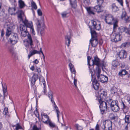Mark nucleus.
I'll use <instances>...</instances> for the list:
<instances>
[{
  "instance_id": "1",
  "label": "nucleus",
  "mask_w": 130,
  "mask_h": 130,
  "mask_svg": "<svg viewBox=\"0 0 130 130\" xmlns=\"http://www.w3.org/2000/svg\"><path fill=\"white\" fill-rule=\"evenodd\" d=\"M106 23L109 24L113 25V30L115 31L116 28L118 27V20L116 19H114L111 15H107L105 19Z\"/></svg>"
},
{
  "instance_id": "2",
  "label": "nucleus",
  "mask_w": 130,
  "mask_h": 130,
  "mask_svg": "<svg viewBox=\"0 0 130 130\" xmlns=\"http://www.w3.org/2000/svg\"><path fill=\"white\" fill-rule=\"evenodd\" d=\"M90 30L92 38L90 40V42L92 46L95 47L97 45L98 43V41L97 39V34L91 28H90Z\"/></svg>"
},
{
  "instance_id": "3",
  "label": "nucleus",
  "mask_w": 130,
  "mask_h": 130,
  "mask_svg": "<svg viewBox=\"0 0 130 130\" xmlns=\"http://www.w3.org/2000/svg\"><path fill=\"white\" fill-rule=\"evenodd\" d=\"M91 23L92 24V27L89 26L90 29V28L94 30L95 29L96 30H99L101 29V23L98 20H91Z\"/></svg>"
},
{
  "instance_id": "4",
  "label": "nucleus",
  "mask_w": 130,
  "mask_h": 130,
  "mask_svg": "<svg viewBox=\"0 0 130 130\" xmlns=\"http://www.w3.org/2000/svg\"><path fill=\"white\" fill-rule=\"evenodd\" d=\"M112 124L110 121H106L104 122L101 125V127L105 130H111Z\"/></svg>"
},
{
  "instance_id": "5",
  "label": "nucleus",
  "mask_w": 130,
  "mask_h": 130,
  "mask_svg": "<svg viewBox=\"0 0 130 130\" xmlns=\"http://www.w3.org/2000/svg\"><path fill=\"white\" fill-rule=\"evenodd\" d=\"M48 97L51 99V101L53 103H54V107L55 109L57 115V117L59 119L60 112L58 110V107L56 105L55 103L53 98V92L51 90H50L48 92Z\"/></svg>"
},
{
  "instance_id": "6",
  "label": "nucleus",
  "mask_w": 130,
  "mask_h": 130,
  "mask_svg": "<svg viewBox=\"0 0 130 130\" xmlns=\"http://www.w3.org/2000/svg\"><path fill=\"white\" fill-rule=\"evenodd\" d=\"M27 40H25L24 41V44L27 48L31 47L32 45V41L30 35H27Z\"/></svg>"
},
{
  "instance_id": "7",
  "label": "nucleus",
  "mask_w": 130,
  "mask_h": 130,
  "mask_svg": "<svg viewBox=\"0 0 130 130\" xmlns=\"http://www.w3.org/2000/svg\"><path fill=\"white\" fill-rule=\"evenodd\" d=\"M114 34L111 36V40L113 42H117L120 41L122 38L121 35L118 33L114 32Z\"/></svg>"
},
{
  "instance_id": "8",
  "label": "nucleus",
  "mask_w": 130,
  "mask_h": 130,
  "mask_svg": "<svg viewBox=\"0 0 130 130\" xmlns=\"http://www.w3.org/2000/svg\"><path fill=\"white\" fill-rule=\"evenodd\" d=\"M99 95L98 96V101L100 103L103 99H106L107 95V93L103 90H101L99 92Z\"/></svg>"
},
{
  "instance_id": "9",
  "label": "nucleus",
  "mask_w": 130,
  "mask_h": 130,
  "mask_svg": "<svg viewBox=\"0 0 130 130\" xmlns=\"http://www.w3.org/2000/svg\"><path fill=\"white\" fill-rule=\"evenodd\" d=\"M100 105L99 106L101 113L103 115L107 110V103L104 101H101L100 103Z\"/></svg>"
},
{
  "instance_id": "10",
  "label": "nucleus",
  "mask_w": 130,
  "mask_h": 130,
  "mask_svg": "<svg viewBox=\"0 0 130 130\" xmlns=\"http://www.w3.org/2000/svg\"><path fill=\"white\" fill-rule=\"evenodd\" d=\"M117 101H113L110 104V107L112 110L113 111L116 112L119 110V107L117 103Z\"/></svg>"
},
{
  "instance_id": "11",
  "label": "nucleus",
  "mask_w": 130,
  "mask_h": 130,
  "mask_svg": "<svg viewBox=\"0 0 130 130\" xmlns=\"http://www.w3.org/2000/svg\"><path fill=\"white\" fill-rule=\"evenodd\" d=\"M11 43L13 44L17 43L18 40L17 34L16 33H12L10 36V38Z\"/></svg>"
},
{
  "instance_id": "12",
  "label": "nucleus",
  "mask_w": 130,
  "mask_h": 130,
  "mask_svg": "<svg viewBox=\"0 0 130 130\" xmlns=\"http://www.w3.org/2000/svg\"><path fill=\"white\" fill-rule=\"evenodd\" d=\"M117 28H116L115 31L113 30V31L114 32L118 33V34H120L121 35L124 32H125L127 34L128 33H129L128 31V28H127L121 27H119L117 29Z\"/></svg>"
},
{
  "instance_id": "13",
  "label": "nucleus",
  "mask_w": 130,
  "mask_h": 130,
  "mask_svg": "<svg viewBox=\"0 0 130 130\" xmlns=\"http://www.w3.org/2000/svg\"><path fill=\"white\" fill-rule=\"evenodd\" d=\"M40 53H41L43 55V59L44 60L45 56L42 50V48H40V51H38L36 50H34L32 51H30L28 55V59H29L30 57L33 55L36 54H40Z\"/></svg>"
},
{
  "instance_id": "14",
  "label": "nucleus",
  "mask_w": 130,
  "mask_h": 130,
  "mask_svg": "<svg viewBox=\"0 0 130 130\" xmlns=\"http://www.w3.org/2000/svg\"><path fill=\"white\" fill-rule=\"evenodd\" d=\"M41 115V121L45 124H46L51 120L49 116L45 113H42Z\"/></svg>"
},
{
  "instance_id": "15",
  "label": "nucleus",
  "mask_w": 130,
  "mask_h": 130,
  "mask_svg": "<svg viewBox=\"0 0 130 130\" xmlns=\"http://www.w3.org/2000/svg\"><path fill=\"white\" fill-rule=\"evenodd\" d=\"M118 57L121 59H124L127 57V53L124 50H121L117 53Z\"/></svg>"
},
{
  "instance_id": "16",
  "label": "nucleus",
  "mask_w": 130,
  "mask_h": 130,
  "mask_svg": "<svg viewBox=\"0 0 130 130\" xmlns=\"http://www.w3.org/2000/svg\"><path fill=\"white\" fill-rule=\"evenodd\" d=\"M38 75L37 74H34L31 79V85L34 88V91L36 89V86H34L35 84V82L38 78Z\"/></svg>"
},
{
  "instance_id": "17",
  "label": "nucleus",
  "mask_w": 130,
  "mask_h": 130,
  "mask_svg": "<svg viewBox=\"0 0 130 130\" xmlns=\"http://www.w3.org/2000/svg\"><path fill=\"white\" fill-rule=\"evenodd\" d=\"M24 23L28 27V28L30 29V31L32 34L35 35V33L33 27V26L32 22H29L28 20H26L24 22Z\"/></svg>"
},
{
  "instance_id": "18",
  "label": "nucleus",
  "mask_w": 130,
  "mask_h": 130,
  "mask_svg": "<svg viewBox=\"0 0 130 130\" xmlns=\"http://www.w3.org/2000/svg\"><path fill=\"white\" fill-rule=\"evenodd\" d=\"M16 13L18 14V18L20 20V21H22L23 22V19L25 16L23 11L21 10H19L16 12Z\"/></svg>"
},
{
  "instance_id": "19",
  "label": "nucleus",
  "mask_w": 130,
  "mask_h": 130,
  "mask_svg": "<svg viewBox=\"0 0 130 130\" xmlns=\"http://www.w3.org/2000/svg\"><path fill=\"white\" fill-rule=\"evenodd\" d=\"M93 64L96 65L97 66H99L100 64V60L97 56L94 57V59L92 60Z\"/></svg>"
},
{
  "instance_id": "20",
  "label": "nucleus",
  "mask_w": 130,
  "mask_h": 130,
  "mask_svg": "<svg viewBox=\"0 0 130 130\" xmlns=\"http://www.w3.org/2000/svg\"><path fill=\"white\" fill-rule=\"evenodd\" d=\"M98 78L99 80L102 83L106 82L108 80V78L107 76L102 74Z\"/></svg>"
},
{
  "instance_id": "21",
  "label": "nucleus",
  "mask_w": 130,
  "mask_h": 130,
  "mask_svg": "<svg viewBox=\"0 0 130 130\" xmlns=\"http://www.w3.org/2000/svg\"><path fill=\"white\" fill-rule=\"evenodd\" d=\"M92 85L93 87L96 90H98L99 88V84L96 78H94L92 81Z\"/></svg>"
},
{
  "instance_id": "22",
  "label": "nucleus",
  "mask_w": 130,
  "mask_h": 130,
  "mask_svg": "<svg viewBox=\"0 0 130 130\" xmlns=\"http://www.w3.org/2000/svg\"><path fill=\"white\" fill-rule=\"evenodd\" d=\"M37 27L38 32L40 33L41 36H42L44 33V26L42 25L41 26L40 23H39L37 25Z\"/></svg>"
},
{
  "instance_id": "23",
  "label": "nucleus",
  "mask_w": 130,
  "mask_h": 130,
  "mask_svg": "<svg viewBox=\"0 0 130 130\" xmlns=\"http://www.w3.org/2000/svg\"><path fill=\"white\" fill-rule=\"evenodd\" d=\"M14 7H9L8 10V12L11 15H15V13L16 10V4H14Z\"/></svg>"
},
{
  "instance_id": "24",
  "label": "nucleus",
  "mask_w": 130,
  "mask_h": 130,
  "mask_svg": "<svg viewBox=\"0 0 130 130\" xmlns=\"http://www.w3.org/2000/svg\"><path fill=\"white\" fill-rule=\"evenodd\" d=\"M26 20H27L25 19V20L23 21V22L24 23V25H21L20 26V29L21 31H27V28L28 27L26 25L25 23L24 22Z\"/></svg>"
},
{
  "instance_id": "25",
  "label": "nucleus",
  "mask_w": 130,
  "mask_h": 130,
  "mask_svg": "<svg viewBox=\"0 0 130 130\" xmlns=\"http://www.w3.org/2000/svg\"><path fill=\"white\" fill-rule=\"evenodd\" d=\"M111 8L112 11L113 12H116L119 10V7L116 5L115 3H113L111 4Z\"/></svg>"
},
{
  "instance_id": "26",
  "label": "nucleus",
  "mask_w": 130,
  "mask_h": 130,
  "mask_svg": "<svg viewBox=\"0 0 130 130\" xmlns=\"http://www.w3.org/2000/svg\"><path fill=\"white\" fill-rule=\"evenodd\" d=\"M12 32L11 28L9 26H8L6 28V35L7 37H9L10 35H11Z\"/></svg>"
},
{
  "instance_id": "27",
  "label": "nucleus",
  "mask_w": 130,
  "mask_h": 130,
  "mask_svg": "<svg viewBox=\"0 0 130 130\" xmlns=\"http://www.w3.org/2000/svg\"><path fill=\"white\" fill-rule=\"evenodd\" d=\"M100 5H96L93 7L94 11H96L98 13L100 12L103 11V10L102 9Z\"/></svg>"
},
{
  "instance_id": "28",
  "label": "nucleus",
  "mask_w": 130,
  "mask_h": 130,
  "mask_svg": "<svg viewBox=\"0 0 130 130\" xmlns=\"http://www.w3.org/2000/svg\"><path fill=\"white\" fill-rule=\"evenodd\" d=\"M71 37L69 35H67L65 36V38L66 41V44L67 45L68 47L70 43V40Z\"/></svg>"
},
{
  "instance_id": "29",
  "label": "nucleus",
  "mask_w": 130,
  "mask_h": 130,
  "mask_svg": "<svg viewBox=\"0 0 130 130\" xmlns=\"http://www.w3.org/2000/svg\"><path fill=\"white\" fill-rule=\"evenodd\" d=\"M87 10L88 13L90 14H94V12L95 11H94V9L93 7H87L86 8Z\"/></svg>"
},
{
  "instance_id": "30",
  "label": "nucleus",
  "mask_w": 130,
  "mask_h": 130,
  "mask_svg": "<svg viewBox=\"0 0 130 130\" xmlns=\"http://www.w3.org/2000/svg\"><path fill=\"white\" fill-rule=\"evenodd\" d=\"M46 124L48 125L51 128H54L56 127L55 124L52 122L51 120H50Z\"/></svg>"
},
{
  "instance_id": "31",
  "label": "nucleus",
  "mask_w": 130,
  "mask_h": 130,
  "mask_svg": "<svg viewBox=\"0 0 130 130\" xmlns=\"http://www.w3.org/2000/svg\"><path fill=\"white\" fill-rule=\"evenodd\" d=\"M101 71V69H100L99 66H97L95 71V73L96 75L97 78L99 77L100 75V74Z\"/></svg>"
},
{
  "instance_id": "32",
  "label": "nucleus",
  "mask_w": 130,
  "mask_h": 130,
  "mask_svg": "<svg viewBox=\"0 0 130 130\" xmlns=\"http://www.w3.org/2000/svg\"><path fill=\"white\" fill-rule=\"evenodd\" d=\"M19 4L20 8H22L25 6L24 2L22 0H19L18 1Z\"/></svg>"
},
{
  "instance_id": "33",
  "label": "nucleus",
  "mask_w": 130,
  "mask_h": 130,
  "mask_svg": "<svg viewBox=\"0 0 130 130\" xmlns=\"http://www.w3.org/2000/svg\"><path fill=\"white\" fill-rule=\"evenodd\" d=\"M119 62L117 60H113L112 62V66L114 67H117L119 65Z\"/></svg>"
},
{
  "instance_id": "34",
  "label": "nucleus",
  "mask_w": 130,
  "mask_h": 130,
  "mask_svg": "<svg viewBox=\"0 0 130 130\" xmlns=\"http://www.w3.org/2000/svg\"><path fill=\"white\" fill-rule=\"evenodd\" d=\"M128 72L125 69L122 70L119 73V74L121 76L125 75Z\"/></svg>"
},
{
  "instance_id": "35",
  "label": "nucleus",
  "mask_w": 130,
  "mask_h": 130,
  "mask_svg": "<svg viewBox=\"0 0 130 130\" xmlns=\"http://www.w3.org/2000/svg\"><path fill=\"white\" fill-rule=\"evenodd\" d=\"M125 123L127 124L130 123V115L126 116L125 118Z\"/></svg>"
},
{
  "instance_id": "36",
  "label": "nucleus",
  "mask_w": 130,
  "mask_h": 130,
  "mask_svg": "<svg viewBox=\"0 0 130 130\" xmlns=\"http://www.w3.org/2000/svg\"><path fill=\"white\" fill-rule=\"evenodd\" d=\"M110 91L111 93L113 94L117 93L118 90L117 88L115 87H113L111 88Z\"/></svg>"
},
{
  "instance_id": "37",
  "label": "nucleus",
  "mask_w": 130,
  "mask_h": 130,
  "mask_svg": "<svg viewBox=\"0 0 130 130\" xmlns=\"http://www.w3.org/2000/svg\"><path fill=\"white\" fill-rule=\"evenodd\" d=\"M109 117L111 120L115 121L116 119H117V117L112 113L110 114L109 115Z\"/></svg>"
},
{
  "instance_id": "38",
  "label": "nucleus",
  "mask_w": 130,
  "mask_h": 130,
  "mask_svg": "<svg viewBox=\"0 0 130 130\" xmlns=\"http://www.w3.org/2000/svg\"><path fill=\"white\" fill-rule=\"evenodd\" d=\"M123 106V111L125 112H127L128 111V108L124 104V103H122Z\"/></svg>"
},
{
  "instance_id": "39",
  "label": "nucleus",
  "mask_w": 130,
  "mask_h": 130,
  "mask_svg": "<svg viewBox=\"0 0 130 130\" xmlns=\"http://www.w3.org/2000/svg\"><path fill=\"white\" fill-rule=\"evenodd\" d=\"M39 80L40 83L41 82L43 84V85H45V82L44 78L42 76H41L39 78Z\"/></svg>"
},
{
  "instance_id": "40",
  "label": "nucleus",
  "mask_w": 130,
  "mask_h": 130,
  "mask_svg": "<svg viewBox=\"0 0 130 130\" xmlns=\"http://www.w3.org/2000/svg\"><path fill=\"white\" fill-rule=\"evenodd\" d=\"M31 6L32 8L35 9H37V6L36 5L35 3L32 0L31 2Z\"/></svg>"
},
{
  "instance_id": "41",
  "label": "nucleus",
  "mask_w": 130,
  "mask_h": 130,
  "mask_svg": "<svg viewBox=\"0 0 130 130\" xmlns=\"http://www.w3.org/2000/svg\"><path fill=\"white\" fill-rule=\"evenodd\" d=\"M28 34L27 31H21V34L22 36L23 37H26Z\"/></svg>"
},
{
  "instance_id": "42",
  "label": "nucleus",
  "mask_w": 130,
  "mask_h": 130,
  "mask_svg": "<svg viewBox=\"0 0 130 130\" xmlns=\"http://www.w3.org/2000/svg\"><path fill=\"white\" fill-rule=\"evenodd\" d=\"M13 127L15 126V129L16 130H18L19 129H21L22 127L18 123L16 124V126L14 125L13 126Z\"/></svg>"
},
{
  "instance_id": "43",
  "label": "nucleus",
  "mask_w": 130,
  "mask_h": 130,
  "mask_svg": "<svg viewBox=\"0 0 130 130\" xmlns=\"http://www.w3.org/2000/svg\"><path fill=\"white\" fill-rule=\"evenodd\" d=\"M125 129L126 130H130V123L125 124Z\"/></svg>"
},
{
  "instance_id": "44",
  "label": "nucleus",
  "mask_w": 130,
  "mask_h": 130,
  "mask_svg": "<svg viewBox=\"0 0 130 130\" xmlns=\"http://www.w3.org/2000/svg\"><path fill=\"white\" fill-rule=\"evenodd\" d=\"M126 15V13L125 11H123L121 15V18L122 19H125Z\"/></svg>"
},
{
  "instance_id": "45",
  "label": "nucleus",
  "mask_w": 130,
  "mask_h": 130,
  "mask_svg": "<svg viewBox=\"0 0 130 130\" xmlns=\"http://www.w3.org/2000/svg\"><path fill=\"white\" fill-rule=\"evenodd\" d=\"M2 86L3 87V93H7V88L6 86H4L3 84H2Z\"/></svg>"
},
{
  "instance_id": "46",
  "label": "nucleus",
  "mask_w": 130,
  "mask_h": 130,
  "mask_svg": "<svg viewBox=\"0 0 130 130\" xmlns=\"http://www.w3.org/2000/svg\"><path fill=\"white\" fill-rule=\"evenodd\" d=\"M83 1L86 5H89L90 3V0H83Z\"/></svg>"
},
{
  "instance_id": "47",
  "label": "nucleus",
  "mask_w": 130,
  "mask_h": 130,
  "mask_svg": "<svg viewBox=\"0 0 130 130\" xmlns=\"http://www.w3.org/2000/svg\"><path fill=\"white\" fill-rule=\"evenodd\" d=\"M130 44V43L129 42H126L122 44V46L123 47H125L126 46H128Z\"/></svg>"
},
{
  "instance_id": "48",
  "label": "nucleus",
  "mask_w": 130,
  "mask_h": 130,
  "mask_svg": "<svg viewBox=\"0 0 130 130\" xmlns=\"http://www.w3.org/2000/svg\"><path fill=\"white\" fill-rule=\"evenodd\" d=\"M4 113L6 115H7L8 113V108L7 107H5L4 110Z\"/></svg>"
},
{
  "instance_id": "49",
  "label": "nucleus",
  "mask_w": 130,
  "mask_h": 130,
  "mask_svg": "<svg viewBox=\"0 0 130 130\" xmlns=\"http://www.w3.org/2000/svg\"><path fill=\"white\" fill-rule=\"evenodd\" d=\"M75 126L77 130H81L82 129V127L78 124H76Z\"/></svg>"
},
{
  "instance_id": "50",
  "label": "nucleus",
  "mask_w": 130,
  "mask_h": 130,
  "mask_svg": "<svg viewBox=\"0 0 130 130\" xmlns=\"http://www.w3.org/2000/svg\"><path fill=\"white\" fill-rule=\"evenodd\" d=\"M67 14V13L65 12H64L62 13L61 15L63 18H66Z\"/></svg>"
},
{
  "instance_id": "51",
  "label": "nucleus",
  "mask_w": 130,
  "mask_h": 130,
  "mask_svg": "<svg viewBox=\"0 0 130 130\" xmlns=\"http://www.w3.org/2000/svg\"><path fill=\"white\" fill-rule=\"evenodd\" d=\"M122 6H123V0H116Z\"/></svg>"
},
{
  "instance_id": "52",
  "label": "nucleus",
  "mask_w": 130,
  "mask_h": 130,
  "mask_svg": "<svg viewBox=\"0 0 130 130\" xmlns=\"http://www.w3.org/2000/svg\"><path fill=\"white\" fill-rule=\"evenodd\" d=\"M98 4L99 5H101L103 2L104 0H97Z\"/></svg>"
},
{
  "instance_id": "53",
  "label": "nucleus",
  "mask_w": 130,
  "mask_h": 130,
  "mask_svg": "<svg viewBox=\"0 0 130 130\" xmlns=\"http://www.w3.org/2000/svg\"><path fill=\"white\" fill-rule=\"evenodd\" d=\"M37 13L39 15L41 16L42 15V13L40 9H39L37 10Z\"/></svg>"
},
{
  "instance_id": "54",
  "label": "nucleus",
  "mask_w": 130,
  "mask_h": 130,
  "mask_svg": "<svg viewBox=\"0 0 130 130\" xmlns=\"http://www.w3.org/2000/svg\"><path fill=\"white\" fill-rule=\"evenodd\" d=\"M35 70L38 73H39L41 72V69L40 68H36Z\"/></svg>"
},
{
  "instance_id": "55",
  "label": "nucleus",
  "mask_w": 130,
  "mask_h": 130,
  "mask_svg": "<svg viewBox=\"0 0 130 130\" xmlns=\"http://www.w3.org/2000/svg\"><path fill=\"white\" fill-rule=\"evenodd\" d=\"M69 67L70 69L74 68L73 65L71 63L69 64Z\"/></svg>"
},
{
  "instance_id": "56",
  "label": "nucleus",
  "mask_w": 130,
  "mask_h": 130,
  "mask_svg": "<svg viewBox=\"0 0 130 130\" xmlns=\"http://www.w3.org/2000/svg\"><path fill=\"white\" fill-rule=\"evenodd\" d=\"M4 99H6V97L7 98V95H8V93H4Z\"/></svg>"
},
{
  "instance_id": "57",
  "label": "nucleus",
  "mask_w": 130,
  "mask_h": 130,
  "mask_svg": "<svg viewBox=\"0 0 130 130\" xmlns=\"http://www.w3.org/2000/svg\"><path fill=\"white\" fill-rule=\"evenodd\" d=\"M91 59V58L89 56L87 57L88 63V64L90 66H91L90 65V64L89 61Z\"/></svg>"
},
{
  "instance_id": "58",
  "label": "nucleus",
  "mask_w": 130,
  "mask_h": 130,
  "mask_svg": "<svg viewBox=\"0 0 130 130\" xmlns=\"http://www.w3.org/2000/svg\"><path fill=\"white\" fill-rule=\"evenodd\" d=\"M70 71L71 72L73 73L74 74H75L76 71L74 68L70 69Z\"/></svg>"
},
{
  "instance_id": "59",
  "label": "nucleus",
  "mask_w": 130,
  "mask_h": 130,
  "mask_svg": "<svg viewBox=\"0 0 130 130\" xmlns=\"http://www.w3.org/2000/svg\"><path fill=\"white\" fill-rule=\"evenodd\" d=\"M33 62L34 64H37L39 62V61L37 59H36L34 61H33Z\"/></svg>"
},
{
  "instance_id": "60",
  "label": "nucleus",
  "mask_w": 130,
  "mask_h": 130,
  "mask_svg": "<svg viewBox=\"0 0 130 130\" xmlns=\"http://www.w3.org/2000/svg\"><path fill=\"white\" fill-rule=\"evenodd\" d=\"M44 86V94H45L46 93V85H43Z\"/></svg>"
},
{
  "instance_id": "61",
  "label": "nucleus",
  "mask_w": 130,
  "mask_h": 130,
  "mask_svg": "<svg viewBox=\"0 0 130 130\" xmlns=\"http://www.w3.org/2000/svg\"><path fill=\"white\" fill-rule=\"evenodd\" d=\"M95 130H100L99 125L98 124H97L95 126Z\"/></svg>"
},
{
  "instance_id": "62",
  "label": "nucleus",
  "mask_w": 130,
  "mask_h": 130,
  "mask_svg": "<svg viewBox=\"0 0 130 130\" xmlns=\"http://www.w3.org/2000/svg\"><path fill=\"white\" fill-rule=\"evenodd\" d=\"M74 84L76 87H77V84L76 83L77 82V80L76 79H75L74 78Z\"/></svg>"
},
{
  "instance_id": "63",
  "label": "nucleus",
  "mask_w": 130,
  "mask_h": 130,
  "mask_svg": "<svg viewBox=\"0 0 130 130\" xmlns=\"http://www.w3.org/2000/svg\"><path fill=\"white\" fill-rule=\"evenodd\" d=\"M31 70L33 71L35 70V67L34 66H32L30 68Z\"/></svg>"
},
{
  "instance_id": "64",
  "label": "nucleus",
  "mask_w": 130,
  "mask_h": 130,
  "mask_svg": "<svg viewBox=\"0 0 130 130\" xmlns=\"http://www.w3.org/2000/svg\"><path fill=\"white\" fill-rule=\"evenodd\" d=\"M128 30L129 32V33H128V34L129 35L130 34V24L129 25L128 28Z\"/></svg>"
}]
</instances>
